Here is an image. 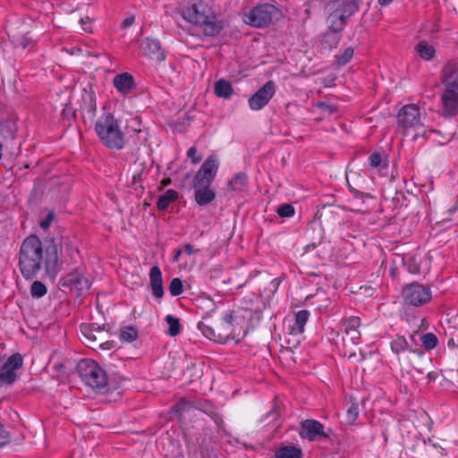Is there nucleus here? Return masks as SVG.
Segmentation results:
<instances>
[{"label": "nucleus", "mask_w": 458, "mask_h": 458, "mask_svg": "<svg viewBox=\"0 0 458 458\" xmlns=\"http://www.w3.org/2000/svg\"><path fill=\"white\" fill-rule=\"evenodd\" d=\"M441 105L444 114L454 116L458 114V64L449 63L441 72Z\"/></svg>", "instance_id": "3"}, {"label": "nucleus", "mask_w": 458, "mask_h": 458, "mask_svg": "<svg viewBox=\"0 0 458 458\" xmlns=\"http://www.w3.org/2000/svg\"><path fill=\"white\" fill-rule=\"evenodd\" d=\"M195 190V200L200 206L211 203L216 198V192L210 186H193Z\"/></svg>", "instance_id": "20"}, {"label": "nucleus", "mask_w": 458, "mask_h": 458, "mask_svg": "<svg viewBox=\"0 0 458 458\" xmlns=\"http://www.w3.org/2000/svg\"><path fill=\"white\" fill-rule=\"evenodd\" d=\"M140 50L144 55L157 62L164 61L165 55L157 39L146 38L140 44Z\"/></svg>", "instance_id": "17"}, {"label": "nucleus", "mask_w": 458, "mask_h": 458, "mask_svg": "<svg viewBox=\"0 0 458 458\" xmlns=\"http://www.w3.org/2000/svg\"><path fill=\"white\" fill-rule=\"evenodd\" d=\"M275 93V83L271 81H267L249 98L250 108L254 111L261 110L273 98Z\"/></svg>", "instance_id": "14"}, {"label": "nucleus", "mask_w": 458, "mask_h": 458, "mask_svg": "<svg viewBox=\"0 0 458 458\" xmlns=\"http://www.w3.org/2000/svg\"><path fill=\"white\" fill-rule=\"evenodd\" d=\"M426 113L416 104L404 105L397 114V124L403 133L412 135V140L425 137L427 129L424 124Z\"/></svg>", "instance_id": "5"}, {"label": "nucleus", "mask_w": 458, "mask_h": 458, "mask_svg": "<svg viewBox=\"0 0 458 458\" xmlns=\"http://www.w3.org/2000/svg\"><path fill=\"white\" fill-rule=\"evenodd\" d=\"M219 160L216 155H209L193 177V186H210L216 176Z\"/></svg>", "instance_id": "10"}, {"label": "nucleus", "mask_w": 458, "mask_h": 458, "mask_svg": "<svg viewBox=\"0 0 458 458\" xmlns=\"http://www.w3.org/2000/svg\"><path fill=\"white\" fill-rule=\"evenodd\" d=\"M300 435L301 438L315 441L327 437L324 426L314 420H307L301 423Z\"/></svg>", "instance_id": "15"}, {"label": "nucleus", "mask_w": 458, "mask_h": 458, "mask_svg": "<svg viewBox=\"0 0 458 458\" xmlns=\"http://www.w3.org/2000/svg\"><path fill=\"white\" fill-rule=\"evenodd\" d=\"M359 7L357 0L330 1L326 6L329 29L334 32L342 31L347 21L358 12Z\"/></svg>", "instance_id": "6"}, {"label": "nucleus", "mask_w": 458, "mask_h": 458, "mask_svg": "<svg viewBox=\"0 0 458 458\" xmlns=\"http://www.w3.org/2000/svg\"><path fill=\"white\" fill-rule=\"evenodd\" d=\"M279 14V10L274 4H263L245 13L243 21L255 28H264L268 26Z\"/></svg>", "instance_id": "8"}, {"label": "nucleus", "mask_w": 458, "mask_h": 458, "mask_svg": "<svg viewBox=\"0 0 458 458\" xmlns=\"http://www.w3.org/2000/svg\"><path fill=\"white\" fill-rule=\"evenodd\" d=\"M403 295L404 302L414 307L424 305L432 298L430 288L417 283L407 285L403 291Z\"/></svg>", "instance_id": "12"}, {"label": "nucleus", "mask_w": 458, "mask_h": 458, "mask_svg": "<svg viewBox=\"0 0 458 458\" xmlns=\"http://www.w3.org/2000/svg\"><path fill=\"white\" fill-rule=\"evenodd\" d=\"M78 371L82 381L90 387L101 388L106 386V372L96 361L89 359L81 360L78 364Z\"/></svg>", "instance_id": "7"}, {"label": "nucleus", "mask_w": 458, "mask_h": 458, "mask_svg": "<svg viewBox=\"0 0 458 458\" xmlns=\"http://www.w3.org/2000/svg\"><path fill=\"white\" fill-rule=\"evenodd\" d=\"M94 131L101 143L111 150H121L127 143L125 132L114 115L106 112L98 116L94 123Z\"/></svg>", "instance_id": "2"}, {"label": "nucleus", "mask_w": 458, "mask_h": 458, "mask_svg": "<svg viewBox=\"0 0 458 458\" xmlns=\"http://www.w3.org/2000/svg\"><path fill=\"white\" fill-rule=\"evenodd\" d=\"M138 337V331L132 327H124L120 331V339L125 342H132Z\"/></svg>", "instance_id": "34"}, {"label": "nucleus", "mask_w": 458, "mask_h": 458, "mask_svg": "<svg viewBox=\"0 0 458 458\" xmlns=\"http://www.w3.org/2000/svg\"><path fill=\"white\" fill-rule=\"evenodd\" d=\"M9 440V433L4 429V426L0 423V446L7 444Z\"/></svg>", "instance_id": "44"}, {"label": "nucleus", "mask_w": 458, "mask_h": 458, "mask_svg": "<svg viewBox=\"0 0 458 458\" xmlns=\"http://www.w3.org/2000/svg\"><path fill=\"white\" fill-rule=\"evenodd\" d=\"M178 198V192L174 190H167L157 200V206L158 209H165L170 203L176 200Z\"/></svg>", "instance_id": "29"}, {"label": "nucleus", "mask_w": 458, "mask_h": 458, "mask_svg": "<svg viewBox=\"0 0 458 458\" xmlns=\"http://www.w3.org/2000/svg\"><path fill=\"white\" fill-rule=\"evenodd\" d=\"M188 158L191 159V163L196 165L201 160V156L198 154V149L196 147H191L186 153Z\"/></svg>", "instance_id": "40"}, {"label": "nucleus", "mask_w": 458, "mask_h": 458, "mask_svg": "<svg viewBox=\"0 0 458 458\" xmlns=\"http://www.w3.org/2000/svg\"><path fill=\"white\" fill-rule=\"evenodd\" d=\"M181 17L205 36L218 34L223 25L210 0H194L180 8Z\"/></svg>", "instance_id": "1"}, {"label": "nucleus", "mask_w": 458, "mask_h": 458, "mask_svg": "<svg viewBox=\"0 0 458 458\" xmlns=\"http://www.w3.org/2000/svg\"><path fill=\"white\" fill-rule=\"evenodd\" d=\"M182 253V250L181 249L176 250L174 252V258H173L174 261H175V262L179 261Z\"/></svg>", "instance_id": "50"}, {"label": "nucleus", "mask_w": 458, "mask_h": 458, "mask_svg": "<svg viewBox=\"0 0 458 458\" xmlns=\"http://www.w3.org/2000/svg\"><path fill=\"white\" fill-rule=\"evenodd\" d=\"M310 318V312L301 310L295 314L294 323L291 327L292 335H300L304 332V327Z\"/></svg>", "instance_id": "23"}, {"label": "nucleus", "mask_w": 458, "mask_h": 458, "mask_svg": "<svg viewBox=\"0 0 458 458\" xmlns=\"http://www.w3.org/2000/svg\"><path fill=\"white\" fill-rule=\"evenodd\" d=\"M131 122L135 124V125H140V121L138 118H132Z\"/></svg>", "instance_id": "52"}, {"label": "nucleus", "mask_w": 458, "mask_h": 458, "mask_svg": "<svg viewBox=\"0 0 458 458\" xmlns=\"http://www.w3.org/2000/svg\"><path fill=\"white\" fill-rule=\"evenodd\" d=\"M43 259V248L36 235L27 237L21 247L19 266L22 276L30 279L40 270Z\"/></svg>", "instance_id": "4"}, {"label": "nucleus", "mask_w": 458, "mask_h": 458, "mask_svg": "<svg viewBox=\"0 0 458 458\" xmlns=\"http://www.w3.org/2000/svg\"><path fill=\"white\" fill-rule=\"evenodd\" d=\"M359 416V407L357 403H352L347 410V421L349 423H353Z\"/></svg>", "instance_id": "39"}, {"label": "nucleus", "mask_w": 458, "mask_h": 458, "mask_svg": "<svg viewBox=\"0 0 458 458\" xmlns=\"http://www.w3.org/2000/svg\"><path fill=\"white\" fill-rule=\"evenodd\" d=\"M190 406L189 403L184 401V400H182L180 401L177 404H175L173 409H172V412L175 415V416H181L182 413Z\"/></svg>", "instance_id": "41"}, {"label": "nucleus", "mask_w": 458, "mask_h": 458, "mask_svg": "<svg viewBox=\"0 0 458 458\" xmlns=\"http://www.w3.org/2000/svg\"><path fill=\"white\" fill-rule=\"evenodd\" d=\"M17 131V124L14 119H7L0 122V133L4 139H13Z\"/></svg>", "instance_id": "25"}, {"label": "nucleus", "mask_w": 458, "mask_h": 458, "mask_svg": "<svg viewBox=\"0 0 458 458\" xmlns=\"http://www.w3.org/2000/svg\"><path fill=\"white\" fill-rule=\"evenodd\" d=\"M393 0H378V4L382 6L388 5Z\"/></svg>", "instance_id": "51"}, {"label": "nucleus", "mask_w": 458, "mask_h": 458, "mask_svg": "<svg viewBox=\"0 0 458 458\" xmlns=\"http://www.w3.org/2000/svg\"><path fill=\"white\" fill-rule=\"evenodd\" d=\"M360 320L358 317H351L347 318L343 324V330L344 331L345 335L350 337V340L353 344H358L360 343Z\"/></svg>", "instance_id": "18"}, {"label": "nucleus", "mask_w": 458, "mask_h": 458, "mask_svg": "<svg viewBox=\"0 0 458 458\" xmlns=\"http://www.w3.org/2000/svg\"><path fill=\"white\" fill-rule=\"evenodd\" d=\"M134 131H140V128H135Z\"/></svg>", "instance_id": "53"}, {"label": "nucleus", "mask_w": 458, "mask_h": 458, "mask_svg": "<svg viewBox=\"0 0 458 458\" xmlns=\"http://www.w3.org/2000/svg\"><path fill=\"white\" fill-rule=\"evenodd\" d=\"M184 251L188 254V255H192L194 254L197 250L194 249V247L191 245V244H185L184 245Z\"/></svg>", "instance_id": "49"}, {"label": "nucleus", "mask_w": 458, "mask_h": 458, "mask_svg": "<svg viewBox=\"0 0 458 458\" xmlns=\"http://www.w3.org/2000/svg\"><path fill=\"white\" fill-rule=\"evenodd\" d=\"M294 208L291 204H284L277 208V214L281 217H292L294 216Z\"/></svg>", "instance_id": "38"}, {"label": "nucleus", "mask_w": 458, "mask_h": 458, "mask_svg": "<svg viewBox=\"0 0 458 458\" xmlns=\"http://www.w3.org/2000/svg\"><path fill=\"white\" fill-rule=\"evenodd\" d=\"M81 24V29L85 32H92L91 20L89 17L81 18L80 21Z\"/></svg>", "instance_id": "45"}, {"label": "nucleus", "mask_w": 458, "mask_h": 458, "mask_svg": "<svg viewBox=\"0 0 458 458\" xmlns=\"http://www.w3.org/2000/svg\"><path fill=\"white\" fill-rule=\"evenodd\" d=\"M354 55V49L352 47H348L344 49L339 55L335 56V65L336 67H343L351 62Z\"/></svg>", "instance_id": "28"}, {"label": "nucleus", "mask_w": 458, "mask_h": 458, "mask_svg": "<svg viewBox=\"0 0 458 458\" xmlns=\"http://www.w3.org/2000/svg\"><path fill=\"white\" fill-rule=\"evenodd\" d=\"M55 218V213L53 211L48 212L47 216L40 221V227L44 230H47Z\"/></svg>", "instance_id": "43"}, {"label": "nucleus", "mask_w": 458, "mask_h": 458, "mask_svg": "<svg viewBox=\"0 0 458 458\" xmlns=\"http://www.w3.org/2000/svg\"><path fill=\"white\" fill-rule=\"evenodd\" d=\"M214 90L217 97L223 98H229L233 91L231 83L224 79L215 83Z\"/></svg>", "instance_id": "26"}, {"label": "nucleus", "mask_w": 458, "mask_h": 458, "mask_svg": "<svg viewBox=\"0 0 458 458\" xmlns=\"http://www.w3.org/2000/svg\"><path fill=\"white\" fill-rule=\"evenodd\" d=\"M149 281L153 295L160 299L164 295L162 273L158 267L155 266L150 268Z\"/></svg>", "instance_id": "19"}, {"label": "nucleus", "mask_w": 458, "mask_h": 458, "mask_svg": "<svg viewBox=\"0 0 458 458\" xmlns=\"http://www.w3.org/2000/svg\"><path fill=\"white\" fill-rule=\"evenodd\" d=\"M22 363V356L19 353L11 355L7 360L0 359V388L15 381L17 370Z\"/></svg>", "instance_id": "11"}, {"label": "nucleus", "mask_w": 458, "mask_h": 458, "mask_svg": "<svg viewBox=\"0 0 458 458\" xmlns=\"http://www.w3.org/2000/svg\"><path fill=\"white\" fill-rule=\"evenodd\" d=\"M275 458H301V450L293 445L283 446L276 452Z\"/></svg>", "instance_id": "27"}, {"label": "nucleus", "mask_w": 458, "mask_h": 458, "mask_svg": "<svg viewBox=\"0 0 458 458\" xmlns=\"http://www.w3.org/2000/svg\"><path fill=\"white\" fill-rule=\"evenodd\" d=\"M168 290L172 296H178L182 294L183 292L182 280L179 278H174L169 284Z\"/></svg>", "instance_id": "36"}, {"label": "nucleus", "mask_w": 458, "mask_h": 458, "mask_svg": "<svg viewBox=\"0 0 458 458\" xmlns=\"http://www.w3.org/2000/svg\"><path fill=\"white\" fill-rule=\"evenodd\" d=\"M224 330L226 339L239 343L246 335L247 320L235 312L226 313L224 318Z\"/></svg>", "instance_id": "9"}, {"label": "nucleus", "mask_w": 458, "mask_h": 458, "mask_svg": "<svg viewBox=\"0 0 458 458\" xmlns=\"http://www.w3.org/2000/svg\"><path fill=\"white\" fill-rule=\"evenodd\" d=\"M47 293V287L39 281H35L30 287V294L33 297L40 298Z\"/></svg>", "instance_id": "37"}, {"label": "nucleus", "mask_w": 458, "mask_h": 458, "mask_svg": "<svg viewBox=\"0 0 458 458\" xmlns=\"http://www.w3.org/2000/svg\"><path fill=\"white\" fill-rule=\"evenodd\" d=\"M13 42L15 46V47H21V48H26L28 47L30 44H31V39L27 38V37H21V38H15L13 37Z\"/></svg>", "instance_id": "42"}, {"label": "nucleus", "mask_w": 458, "mask_h": 458, "mask_svg": "<svg viewBox=\"0 0 458 458\" xmlns=\"http://www.w3.org/2000/svg\"><path fill=\"white\" fill-rule=\"evenodd\" d=\"M369 164L372 168H376L379 173L386 169L387 164L381 155L377 152L372 153L369 157Z\"/></svg>", "instance_id": "32"}, {"label": "nucleus", "mask_w": 458, "mask_h": 458, "mask_svg": "<svg viewBox=\"0 0 458 458\" xmlns=\"http://www.w3.org/2000/svg\"><path fill=\"white\" fill-rule=\"evenodd\" d=\"M417 55L426 61L432 60L436 55V47L433 44L421 40L414 47Z\"/></svg>", "instance_id": "21"}, {"label": "nucleus", "mask_w": 458, "mask_h": 458, "mask_svg": "<svg viewBox=\"0 0 458 458\" xmlns=\"http://www.w3.org/2000/svg\"><path fill=\"white\" fill-rule=\"evenodd\" d=\"M134 17L131 16V17H127L123 22V28H127V27H130L131 26L133 23H134Z\"/></svg>", "instance_id": "48"}, {"label": "nucleus", "mask_w": 458, "mask_h": 458, "mask_svg": "<svg viewBox=\"0 0 458 458\" xmlns=\"http://www.w3.org/2000/svg\"><path fill=\"white\" fill-rule=\"evenodd\" d=\"M311 112L317 115V119L322 120L336 112L334 105L327 102H318L313 105Z\"/></svg>", "instance_id": "22"}, {"label": "nucleus", "mask_w": 458, "mask_h": 458, "mask_svg": "<svg viewBox=\"0 0 458 458\" xmlns=\"http://www.w3.org/2000/svg\"><path fill=\"white\" fill-rule=\"evenodd\" d=\"M248 183V178L244 173L236 174L227 183V190L231 191H243Z\"/></svg>", "instance_id": "24"}, {"label": "nucleus", "mask_w": 458, "mask_h": 458, "mask_svg": "<svg viewBox=\"0 0 458 458\" xmlns=\"http://www.w3.org/2000/svg\"><path fill=\"white\" fill-rule=\"evenodd\" d=\"M81 332L85 335V337L89 339L90 342H94L96 340V337L92 335L91 332H89V328L88 326H81Z\"/></svg>", "instance_id": "47"}, {"label": "nucleus", "mask_w": 458, "mask_h": 458, "mask_svg": "<svg viewBox=\"0 0 458 458\" xmlns=\"http://www.w3.org/2000/svg\"><path fill=\"white\" fill-rule=\"evenodd\" d=\"M66 251L71 259H73L75 254L78 253L77 247L73 246L70 242H65Z\"/></svg>", "instance_id": "46"}, {"label": "nucleus", "mask_w": 458, "mask_h": 458, "mask_svg": "<svg viewBox=\"0 0 458 458\" xmlns=\"http://www.w3.org/2000/svg\"><path fill=\"white\" fill-rule=\"evenodd\" d=\"M61 249L59 245L52 240L46 250V271L47 275L55 277L62 268L63 259H61Z\"/></svg>", "instance_id": "13"}, {"label": "nucleus", "mask_w": 458, "mask_h": 458, "mask_svg": "<svg viewBox=\"0 0 458 458\" xmlns=\"http://www.w3.org/2000/svg\"><path fill=\"white\" fill-rule=\"evenodd\" d=\"M165 321L168 325V335L171 336H175L179 335L181 331V324L177 318L174 317L173 315H167L165 317Z\"/></svg>", "instance_id": "33"}, {"label": "nucleus", "mask_w": 458, "mask_h": 458, "mask_svg": "<svg viewBox=\"0 0 458 458\" xmlns=\"http://www.w3.org/2000/svg\"><path fill=\"white\" fill-rule=\"evenodd\" d=\"M113 85L121 96L127 97L134 89L135 81L131 73L122 72L114 77Z\"/></svg>", "instance_id": "16"}, {"label": "nucleus", "mask_w": 458, "mask_h": 458, "mask_svg": "<svg viewBox=\"0 0 458 458\" xmlns=\"http://www.w3.org/2000/svg\"><path fill=\"white\" fill-rule=\"evenodd\" d=\"M70 281L75 288L81 292L89 290L91 286V281L82 274L72 275Z\"/></svg>", "instance_id": "31"}, {"label": "nucleus", "mask_w": 458, "mask_h": 458, "mask_svg": "<svg viewBox=\"0 0 458 458\" xmlns=\"http://www.w3.org/2000/svg\"><path fill=\"white\" fill-rule=\"evenodd\" d=\"M422 345L428 350H431L436 347L437 344V339L436 335L432 333H427L423 335L420 338Z\"/></svg>", "instance_id": "35"}, {"label": "nucleus", "mask_w": 458, "mask_h": 458, "mask_svg": "<svg viewBox=\"0 0 458 458\" xmlns=\"http://www.w3.org/2000/svg\"><path fill=\"white\" fill-rule=\"evenodd\" d=\"M409 348L410 344L403 335H395V337L391 342V349L396 354L408 351Z\"/></svg>", "instance_id": "30"}]
</instances>
